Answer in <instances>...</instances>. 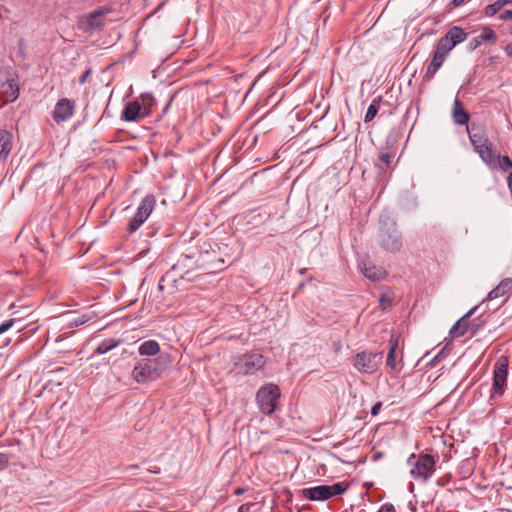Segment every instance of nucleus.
<instances>
[{
    "instance_id": "obj_1",
    "label": "nucleus",
    "mask_w": 512,
    "mask_h": 512,
    "mask_svg": "<svg viewBox=\"0 0 512 512\" xmlns=\"http://www.w3.org/2000/svg\"><path fill=\"white\" fill-rule=\"evenodd\" d=\"M168 353H160L156 358L140 359L132 370V378L139 384H146L157 379L171 363Z\"/></svg>"
},
{
    "instance_id": "obj_2",
    "label": "nucleus",
    "mask_w": 512,
    "mask_h": 512,
    "mask_svg": "<svg viewBox=\"0 0 512 512\" xmlns=\"http://www.w3.org/2000/svg\"><path fill=\"white\" fill-rule=\"evenodd\" d=\"M377 243L389 253H397L403 246L402 235L390 213L385 212L380 215Z\"/></svg>"
},
{
    "instance_id": "obj_3",
    "label": "nucleus",
    "mask_w": 512,
    "mask_h": 512,
    "mask_svg": "<svg viewBox=\"0 0 512 512\" xmlns=\"http://www.w3.org/2000/svg\"><path fill=\"white\" fill-rule=\"evenodd\" d=\"M410 474L414 479L428 480L435 472V459L430 454H411L408 458Z\"/></svg>"
},
{
    "instance_id": "obj_4",
    "label": "nucleus",
    "mask_w": 512,
    "mask_h": 512,
    "mask_svg": "<svg viewBox=\"0 0 512 512\" xmlns=\"http://www.w3.org/2000/svg\"><path fill=\"white\" fill-rule=\"evenodd\" d=\"M207 249L202 248L197 252L195 266L207 273H214L224 269L225 260L220 257L218 247L213 248L208 244Z\"/></svg>"
},
{
    "instance_id": "obj_5",
    "label": "nucleus",
    "mask_w": 512,
    "mask_h": 512,
    "mask_svg": "<svg viewBox=\"0 0 512 512\" xmlns=\"http://www.w3.org/2000/svg\"><path fill=\"white\" fill-rule=\"evenodd\" d=\"M468 136L475 152L478 153L481 160L486 163H493V144L481 129L467 128Z\"/></svg>"
},
{
    "instance_id": "obj_6",
    "label": "nucleus",
    "mask_w": 512,
    "mask_h": 512,
    "mask_svg": "<svg viewBox=\"0 0 512 512\" xmlns=\"http://www.w3.org/2000/svg\"><path fill=\"white\" fill-rule=\"evenodd\" d=\"M279 397L280 389L277 385L270 383L262 386L256 394L260 411L266 415H271L275 411Z\"/></svg>"
},
{
    "instance_id": "obj_7",
    "label": "nucleus",
    "mask_w": 512,
    "mask_h": 512,
    "mask_svg": "<svg viewBox=\"0 0 512 512\" xmlns=\"http://www.w3.org/2000/svg\"><path fill=\"white\" fill-rule=\"evenodd\" d=\"M345 491V488L341 483H335L333 485H319L310 488H304L299 491V494L304 499L310 501H325L333 496L341 495Z\"/></svg>"
},
{
    "instance_id": "obj_8",
    "label": "nucleus",
    "mask_w": 512,
    "mask_h": 512,
    "mask_svg": "<svg viewBox=\"0 0 512 512\" xmlns=\"http://www.w3.org/2000/svg\"><path fill=\"white\" fill-rule=\"evenodd\" d=\"M382 360V352L362 351L355 355L353 366L360 373L373 374L380 367Z\"/></svg>"
},
{
    "instance_id": "obj_9",
    "label": "nucleus",
    "mask_w": 512,
    "mask_h": 512,
    "mask_svg": "<svg viewBox=\"0 0 512 512\" xmlns=\"http://www.w3.org/2000/svg\"><path fill=\"white\" fill-rule=\"evenodd\" d=\"M509 360L506 356L499 357L493 368V383L491 398L502 396L505 392L506 380L508 375Z\"/></svg>"
},
{
    "instance_id": "obj_10",
    "label": "nucleus",
    "mask_w": 512,
    "mask_h": 512,
    "mask_svg": "<svg viewBox=\"0 0 512 512\" xmlns=\"http://www.w3.org/2000/svg\"><path fill=\"white\" fill-rule=\"evenodd\" d=\"M156 204L153 195H146L140 202L137 211L128 223V230L130 233L135 232L147 220Z\"/></svg>"
},
{
    "instance_id": "obj_11",
    "label": "nucleus",
    "mask_w": 512,
    "mask_h": 512,
    "mask_svg": "<svg viewBox=\"0 0 512 512\" xmlns=\"http://www.w3.org/2000/svg\"><path fill=\"white\" fill-rule=\"evenodd\" d=\"M467 37L468 33L464 29L459 26H453L437 41L436 48L448 55L457 44L464 42Z\"/></svg>"
},
{
    "instance_id": "obj_12",
    "label": "nucleus",
    "mask_w": 512,
    "mask_h": 512,
    "mask_svg": "<svg viewBox=\"0 0 512 512\" xmlns=\"http://www.w3.org/2000/svg\"><path fill=\"white\" fill-rule=\"evenodd\" d=\"M265 365V359L260 354H249L239 358L235 363V369L237 373L243 375H253L259 370L263 369Z\"/></svg>"
},
{
    "instance_id": "obj_13",
    "label": "nucleus",
    "mask_w": 512,
    "mask_h": 512,
    "mask_svg": "<svg viewBox=\"0 0 512 512\" xmlns=\"http://www.w3.org/2000/svg\"><path fill=\"white\" fill-rule=\"evenodd\" d=\"M110 12L107 8H99L82 16L78 21V27L84 32H92L104 26V16Z\"/></svg>"
},
{
    "instance_id": "obj_14",
    "label": "nucleus",
    "mask_w": 512,
    "mask_h": 512,
    "mask_svg": "<svg viewBox=\"0 0 512 512\" xmlns=\"http://www.w3.org/2000/svg\"><path fill=\"white\" fill-rule=\"evenodd\" d=\"M74 102L67 98L60 99L54 108L53 119L56 123L67 121L74 114Z\"/></svg>"
},
{
    "instance_id": "obj_15",
    "label": "nucleus",
    "mask_w": 512,
    "mask_h": 512,
    "mask_svg": "<svg viewBox=\"0 0 512 512\" xmlns=\"http://www.w3.org/2000/svg\"><path fill=\"white\" fill-rule=\"evenodd\" d=\"M479 306L476 305L471 308L465 315H463L450 329V335L453 338L464 336L469 330V319L475 314Z\"/></svg>"
},
{
    "instance_id": "obj_16",
    "label": "nucleus",
    "mask_w": 512,
    "mask_h": 512,
    "mask_svg": "<svg viewBox=\"0 0 512 512\" xmlns=\"http://www.w3.org/2000/svg\"><path fill=\"white\" fill-rule=\"evenodd\" d=\"M144 118L139 100L127 103L121 113V119L127 122H135Z\"/></svg>"
},
{
    "instance_id": "obj_17",
    "label": "nucleus",
    "mask_w": 512,
    "mask_h": 512,
    "mask_svg": "<svg viewBox=\"0 0 512 512\" xmlns=\"http://www.w3.org/2000/svg\"><path fill=\"white\" fill-rule=\"evenodd\" d=\"M512 293V278L507 277L504 278L494 289H492L486 300H494L497 298H504V300L508 299Z\"/></svg>"
},
{
    "instance_id": "obj_18",
    "label": "nucleus",
    "mask_w": 512,
    "mask_h": 512,
    "mask_svg": "<svg viewBox=\"0 0 512 512\" xmlns=\"http://www.w3.org/2000/svg\"><path fill=\"white\" fill-rule=\"evenodd\" d=\"M197 258V252L191 254H182L178 261L172 266V270L183 272L188 274L191 270L198 269L195 266V260ZM183 278L184 275H181Z\"/></svg>"
},
{
    "instance_id": "obj_19",
    "label": "nucleus",
    "mask_w": 512,
    "mask_h": 512,
    "mask_svg": "<svg viewBox=\"0 0 512 512\" xmlns=\"http://www.w3.org/2000/svg\"><path fill=\"white\" fill-rule=\"evenodd\" d=\"M446 56L447 54L444 53L443 51H440L438 48L435 49L432 60L427 66L426 73L424 75V79L426 81H430L434 77L436 72L443 65Z\"/></svg>"
},
{
    "instance_id": "obj_20",
    "label": "nucleus",
    "mask_w": 512,
    "mask_h": 512,
    "mask_svg": "<svg viewBox=\"0 0 512 512\" xmlns=\"http://www.w3.org/2000/svg\"><path fill=\"white\" fill-rule=\"evenodd\" d=\"M2 96L4 103H11L17 100L20 94L19 84L15 78H8L3 84Z\"/></svg>"
},
{
    "instance_id": "obj_21",
    "label": "nucleus",
    "mask_w": 512,
    "mask_h": 512,
    "mask_svg": "<svg viewBox=\"0 0 512 512\" xmlns=\"http://www.w3.org/2000/svg\"><path fill=\"white\" fill-rule=\"evenodd\" d=\"M496 33L488 26L482 28L481 34L472 38L468 44L471 51L476 50L483 42L496 39Z\"/></svg>"
},
{
    "instance_id": "obj_22",
    "label": "nucleus",
    "mask_w": 512,
    "mask_h": 512,
    "mask_svg": "<svg viewBox=\"0 0 512 512\" xmlns=\"http://www.w3.org/2000/svg\"><path fill=\"white\" fill-rule=\"evenodd\" d=\"M452 118L458 125H467L470 119L469 113L464 109L460 100L455 99L452 106Z\"/></svg>"
},
{
    "instance_id": "obj_23",
    "label": "nucleus",
    "mask_w": 512,
    "mask_h": 512,
    "mask_svg": "<svg viewBox=\"0 0 512 512\" xmlns=\"http://www.w3.org/2000/svg\"><path fill=\"white\" fill-rule=\"evenodd\" d=\"M395 157V152L389 146L381 147L379 150L377 168L380 171H386L390 166Z\"/></svg>"
},
{
    "instance_id": "obj_24",
    "label": "nucleus",
    "mask_w": 512,
    "mask_h": 512,
    "mask_svg": "<svg viewBox=\"0 0 512 512\" xmlns=\"http://www.w3.org/2000/svg\"><path fill=\"white\" fill-rule=\"evenodd\" d=\"M361 271L366 278L372 281H379L385 277V270L381 267L375 266L371 262H363L361 265Z\"/></svg>"
},
{
    "instance_id": "obj_25",
    "label": "nucleus",
    "mask_w": 512,
    "mask_h": 512,
    "mask_svg": "<svg viewBox=\"0 0 512 512\" xmlns=\"http://www.w3.org/2000/svg\"><path fill=\"white\" fill-rule=\"evenodd\" d=\"M13 135L7 130H0V158L5 159L12 149Z\"/></svg>"
},
{
    "instance_id": "obj_26",
    "label": "nucleus",
    "mask_w": 512,
    "mask_h": 512,
    "mask_svg": "<svg viewBox=\"0 0 512 512\" xmlns=\"http://www.w3.org/2000/svg\"><path fill=\"white\" fill-rule=\"evenodd\" d=\"M138 352L142 356H155L160 352V345L155 340H147L139 346Z\"/></svg>"
},
{
    "instance_id": "obj_27",
    "label": "nucleus",
    "mask_w": 512,
    "mask_h": 512,
    "mask_svg": "<svg viewBox=\"0 0 512 512\" xmlns=\"http://www.w3.org/2000/svg\"><path fill=\"white\" fill-rule=\"evenodd\" d=\"M398 348V339L394 338L393 336L389 340V351L386 359V365L391 368L392 370H398L399 365L396 362L395 353Z\"/></svg>"
},
{
    "instance_id": "obj_28",
    "label": "nucleus",
    "mask_w": 512,
    "mask_h": 512,
    "mask_svg": "<svg viewBox=\"0 0 512 512\" xmlns=\"http://www.w3.org/2000/svg\"><path fill=\"white\" fill-rule=\"evenodd\" d=\"M139 102L142 108L143 115L145 116V118L148 117L151 114L153 107L156 105L155 98L153 97L152 94L146 92L140 95Z\"/></svg>"
},
{
    "instance_id": "obj_29",
    "label": "nucleus",
    "mask_w": 512,
    "mask_h": 512,
    "mask_svg": "<svg viewBox=\"0 0 512 512\" xmlns=\"http://www.w3.org/2000/svg\"><path fill=\"white\" fill-rule=\"evenodd\" d=\"M493 169H499L504 172L512 168V160L508 156L495 155L493 156V163H486Z\"/></svg>"
},
{
    "instance_id": "obj_30",
    "label": "nucleus",
    "mask_w": 512,
    "mask_h": 512,
    "mask_svg": "<svg viewBox=\"0 0 512 512\" xmlns=\"http://www.w3.org/2000/svg\"><path fill=\"white\" fill-rule=\"evenodd\" d=\"M120 339L109 338L103 340L95 349L96 354H105L121 344Z\"/></svg>"
},
{
    "instance_id": "obj_31",
    "label": "nucleus",
    "mask_w": 512,
    "mask_h": 512,
    "mask_svg": "<svg viewBox=\"0 0 512 512\" xmlns=\"http://www.w3.org/2000/svg\"><path fill=\"white\" fill-rule=\"evenodd\" d=\"M504 6L505 5L501 0H496L494 3L487 5L483 9V14L485 17H493L498 14Z\"/></svg>"
},
{
    "instance_id": "obj_32",
    "label": "nucleus",
    "mask_w": 512,
    "mask_h": 512,
    "mask_svg": "<svg viewBox=\"0 0 512 512\" xmlns=\"http://www.w3.org/2000/svg\"><path fill=\"white\" fill-rule=\"evenodd\" d=\"M379 107H380V99H374L366 111L364 121L365 122L372 121L375 118V116L377 115Z\"/></svg>"
},
{
    "instance_id": "obj_33",
    "label": "nucleus",
    "mask_w": 512,
    "mask_h": 512,
    "mask_svg": "<svg viewBox=\"0 0 512 512\" xmlns=\"http://www.w3.org/2000/svg\"><path fill=\"white\" fill-rule=\"evenodd\" d=\"M483 326H484V322L483 321H479L478 323H476V322L470 323L469 322V330H468V332L471 334V336H475L478 333V331L480 329H482Z\"/></svg>"
},
{
    "instance_id": "obj_34",
    "label": "nucleus",
    "mask_w": 512,
    "mask_h": 512,
    "mask_svg": "<svg viewBox=\"0 0 512 512\" xmlns=\"http://www.w3.org/2000/svg\"><path fill=\"white\" fill-rule=\"evenodd\" d=\"M379 302L383 310L391 306V298L388 295H381L379 298Z\"/></svg>"
},
{
    "instance_id": "obj_35",
    "label": "nucleus",
    "mask_w": 512,
    "mask_h": 512,
    "mask_svg": "<svg viewBox=\"0 0 512 512\" xmlns=\"http://www.w3.org/2000/svg\"><path fill=\"white\" fill-rule=\"evenodd\" d=\"M15 323V319H9L8 321L0 324V335L8 331Z\"/></svg>"
},
{
    "instance_id": "obj_36",
    "label": "nucleus",
    "mask_w": 512,
    "mask_h": 512,
    "mask_svg": "<svg viewBox=\"0 0 512 512\" xmlns=\"http://www.w3.org/2000/svg\"><path fill=\"white\" fill-rule=\"evenodd\" d=\"M256 506L255 503L253 502H248V503H245V504H242L239 508H238V511L237 512H254V507Z\"/></svg>"
},
{
    "instance_id": "obj_37",
    "label": "nucleus",
    "mask_w": 512,
    "mask_h": 512,
    "mask_svg": "<svg viewBox=\"0 0 512 512\" xmlns=\"http://www.w3.org/2000/svg\"><path fill=\"white\" fill-rule=\"evenodd\" d=\"M89 320V318L85 315H82V316H79L77 318H75L72 322H71V326H80V325H83L85 324L87 321Z\"/></svg>"
},
{
    "instance_id": "obj_38",
    "label": "nucleus",
    "mask_w": 512,
    "mask_h": 512,
    "mask_svg": "<svg viewBox=\"0 0 512 512\" xmlns=\"http://www.w3.org/2000/svg\"><path fill=\"white\" fill-rule=\"evenodd\" d=\"M9 465V456L5 453H0V471L4 470Z\"/></svg>"
},
{
    "instance_id": "obj_39",
    "label": "nucleus",
    "mask_w": 512,
    "mask_h": 512,
    "mask_svg": "<svg viewBox=\"0 0 512 512\" xmlns=\"http://www.w3.org/2000/svg\"><path fill=\"white\" fill-rule=\"evenodd\" d=\"M498 18L503 21L512 20V9L499 13Z\"/></svg>"
},
{
    "instance_id": "obj_40",
    "label": "nucleus",
    "mask_w": 512,
    "mask_h": 512,
    "mask_svg": "<svg viewBox=\"0 0 512 512\" xmlns=\"http://www.w3.org/2000/svg\"><path fill=\"white\" fill-rule=\"evenodd\" d=\"M92 73V70L90 68L86 69L82 74L81 76L79 77V80L78 82L80 84H84L87 80V78L91 75Z\"/></svg>"
},
{
    "instance_id": "obj_41",
    "label": "nucleus",
    "mask_w": 512,
    "mask_h": 512,
    "mask_svg": "<svg viewBox=\"0 0 512 512\" xmlns=\"http://www.w3.org/2000/svg\"><path fill=\"white\" fill-rule=\"evenodd\" d=\"M377 512H396L395 508L392 504L386 503L381 506V508Z\"/></svg>"
},
{
    "instance_id": "obj_42",
    "label": "nucleus",
    "mask_w": 512,
    "mask_h": 512,
    "mask_svg": "<svg viewBox=\"0 0 512 512\" xmlns=\"http://www.w3.org/2000/svg\"><path fill=\"white\" fill-rule=\"evenodd\" d=\"M381 407H382V403H381V402H376V403L372 406V408H371V414H372L373 416L378 415V413H379V411H380Z\"/></svg>"
},
{
    "instance_id": "obj_43",
    "label": "nucleus",
    "mask_w": 512,
    "mask_h": 512,
    "mask_svg": "<svg viewBox=\"0 0 512 512\" xmlns=\"http://www.w3.org/2000/svg\"><path fill=\"white\" fill-rule=\"evenodd\" d=\"M504 51H505L506 55L512 59V43L507 44L504 47Z\"/></svg>"
},
{
    "instance_id": "obj_44",
    "label": "nucleus",
    "mask_w": 512,
    "mask_h": 512,
    "mask_svg": "<svg viewBox=\"0 0 512 512\" xmlns=\"http://www.w3.org/2000/svg\"><path fill=\"white\" fill-rule=\"evenodd\" d=\"M246 491H247V488H245V487H237V488L234 490V494H235V495H242V494H244Z\"/></svg>"
},
{
    "instance_id": "obj_45",
    "label": "nucleus",
    "mask_w": 512,
    "mask_h": 512,
    "mask_svg": "<svg viewBox=\"0 0 512 512\" xmlns=\"http://www.w3.org/2000/svg\"><path fill=\"white\" fill-rule=\"evenodd\" d=\"M467 1L468 0H452V5L454 7H459V6L463 5Z\"/></svg>"
},
{
    "instance_id": "obj_46",
    "label": "nucleus",
    "mask_w": 512,
    "mask_h": 512,
    "mask_svg": "<svg viewBox=\"0 0 512 512\" xmlns=\"http://www.w3.org/2000/svg\"><path fill=\"white\" fill-rule=\"evenodd\" d=\"M501 2H503L505 6L512 4V0H501Z\"/></svg>"
},
{
    "instance_id": "obj_47",
    "label": "nucleus",
    "mask_w": 512,
    "mask_h": 512,
    "mask_svg": "<svg viewBox=\"0 0 512 512\" xmlns=\"http://www.w3.org/2000/svg\"><path fill=\"white\" fill-rule=\"evenodd\" d=\"M172 101V98L169 100L168 104L166 105V107L164 108L163 112L165 113L167 111V109L169 108L170 106V103Z\"/></svg>"
},
{
    "instance_id": "obj_48",
    "label": "nucleus",
    "mask_w": 512,
    "mask_h": 512,
    "mask_svg": "<svg viewBox=\"0 0 512 512\" xmlns=\"http://www.w3.org/2000/svg\"><path fill=\"white\" fill-rule=\"evenodd\" d=\"M510 34L512 35V28L510 29Z\"/></svg>"
}]
</instances>
